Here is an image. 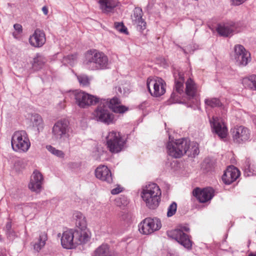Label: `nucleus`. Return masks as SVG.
Segmentation results:
<instances>
[{
	"label": "nucleus",
	"instance_id": "1",
	"mask_svg": "<svg viewBox=\"0 0 256 256\" xmlns=\"http://www.w3.org/2000/svg\"><path fill=\"white\" fill-rule=\"evenodd\" d=\"M98 104L92 113L94 118L99 122L110 124L114 122V116L110 110L111 109L115 113L123 114L128 110L124 106L120 105V100L117 97L112 98L101 99Z\"/></svg>",
	"mask_w": 256,
	"mask_h": 256
},
{
	"label": "nucleus",
	"instance_id": "2",
	"mask_svg": "<svg viewBox=\"0 0 256 256\" xmlns=\"http://www.w3.org/2000/svg\"><path fill=\"white\" fill-rule=\"evenodd\" d=\"M84 64L90 70H105L108 68V58L103 52L92 49L86 52Z\"/></svg>",
	"mask_w": 256,
	"mask_h": 256
},
{
	"label": "nucleus",
	"instance_id": "3",
	"mask_svg": "<svg viewBox=\"0 0 256 256\" xmlns=\"http://www.w3.org/2000/svg\"><path fill=\"white\" fill-rule=\"evenodd\" d=\"M161 190L157 184L150 183L142 189L141 196L146 206L150 209H155L160 200Z\"/></svg>",
	"mask_w": 256,
	"mask_h": 256
},
{
	"label": "nucleus",
	"instance_id": "4",
	"mask_svg": "<svg viewBox=\"0 0 256 256\" xmlns=\"http://www.w3.org/2000/svg\"><path fill=\"white\" fill-rule=\"evenodd\" d=\"M86 234L84 233H79L78 230L70 229L64 231L61 237L62 246L66 249L76 248L78 245L86 242Z\"/></svg>",
	"mask_w": 256,
	"mask_h": 256
},
{
	"label": "nucleus",
	"instance_id": "5",
	"mask_svg": "<svg viewBox=\"0 0 256 256\" xmlns=\"http://www.w3.org/2000/svg\"><path fill=\"white\" fill-rule=\"evenodd\" d=\"M12 147L16 152H26L30 148V142L28 134L24 130L16 132L12 136Z\"/></svg>",
	"mask_w": 256,
	"mask_h": 256
},
{
	"label": "nucleus",
	"instance_id": "6",
	"mask_svg": "<svg viewBox=\"0 0 256 256\" xmlns=\"http://www.w3.org/2000/svg\"><path fill=\"white\" fill-rule=\"evenodd\" d=\"M173 75L174 80V90L167 101L168 104L178 102L179 96L184 92V73L178 69H174Z\"/></svg>",
	"mask_w": 256,
	"mask_h": 256
},
{
	"label": "nucleus",
	"instance_id": "7",
	"mask_svg": "<svg viewBox=\"0 0 256 256\" xmlns=\"http://www.w3.org/2000/svg\"><path fill=\"white\" fill-rule=\"evenodd\" d=\"M69 124L66 120L57 121L52 128V138L58 142H62L68 139L70 136Z\"/></svg>",
	"mask_w": 256,
	"mask_h": 256
},
{
	"label": "nucleus",
	"instance_id": "8",
	"mask_svg": "<svg viewBox=\"0 0 256 256\" xmlns=\"http://www.w3.org/2000/svg\"><path fill=\"white\" fill-rule=\"evenodd\" d=\"M188 144V140L186 138L176 140L175 142H169L166 144L168 154L174 158H180L186 154Z\"/></svg>",
	"mask_w": 256,
	"mask_h": 256
},
{
	"label": "nucleus",
	"instance_id": "9",
	"mask_svg": "<svg viewBox=\"0 0 256 256\" xmlns=\"http://www.w3.org/2000/svg\"><path fill=\"white\" fill-rule=\"evenodd\" d=\"M76 104L80 108H86L90 106L95 105L100 102V98L81 90H76L72 92Z\"/></svg>",
	"mask_w": 256,
	"mask_h": 256
},
{
	"label": "nucleus",
	"instance_id": "10",
	"mask_svg": "<svg viewBox=\"0 0 256 256\" xmlns=\"http://www.w3.org/2000/svg\"><path fill=\"white\" fill-rule=\"evenodd\" d=\"M106 140L108 148L112 153L120 152L124 146V140L119 132L115 131L110 132L106 136Z\"/></svg>",
	"mask_w": 256,
	"mask_h": 256
},
{
	"label": "nucleus",
	"instance_id": "11",
	"mask_svg": "<svg viewBox=\"0 0 256 256\" xmlns=\"http://www.w3.org/2000/svg\"><path fill=\"white\" fill-rule=\"evenodd\" d=\"M190 228L187 226H182L180 229L174 230L170 232L168 236L176 240L179 244L188 250H190L192 246V242L190 236L184 232H188Z\"/></svg>",
	"mask_w": 256,
	"mask_h": 256
},
{
	"label": "nucleus",
	"instance_id": "12",
	"mask_svg": "<svg viewBox=\"0 0 256 256\" xmlns=\"http://www.w3.org/2000/svg\"><path fill=\"white\" fill-rule=\"evenodd\" d=\"M166 82L162 78H148L146 86L149 92L154 97H159L166 92Z\"/></svg>",
	"mask_w": 256,
	"mask_h": 256
},
{
	"label": "nucleus",
	"instance_id": "13",
	"mask_svg": "<svg viewBox=\"0 0 256 256\" xmlns=\"http://www.w3.org/2000/svg\"><path fill=\"white\" fill-rule=\"evenodd\" d=\"M162 227L161 222L158 218H147L138 225L139 231L144 234H150L159 230Z\"/></svg>",
	"mask_w": 256,
	"mask_h": 256
},
{
	"label": "nucleus",
	"instance_id": "14",
	"mask_svg": "<svg viewBox=\"0 0 256 256\" xmlns=\"http://www.w3.org/2000/svg\"><path fill=\"white\" fill-rule=\"evenodd\" d=\"M232 57L236 64L239 66H246L250 60V53L240 44H236L234 46V52Z\"/></svg>",
	"mask_w": 256,
	"mask_h": 256
},
{
	"label": "nucleus",
	"instance_id": "15",
	"mask_svg": "<svg viewBox=\"0 0 256 256\" xmlns=\"http://www.w3.org/2000/svg\"><path fill=\"white\" fill-rule=\"evenodd\" d=\"M231 132L233 140L236 143L244 142L250 138L249 130L242 126H234L231 130Z\"/></svg>",
	"mask_w": 256,
	"mask_h": 256
},
{
	"label": "nucleus",
	"instance_id": "16",
	"mask_svg": "<svg viewBox=\"0 0 256 256\" xmlns=\"http://www.w3.org/2000/svg\"><path fill=\"white\" fill-rule=\"evenodd\" d=\"M212 130L220 138H226L228 134V129L222 120L218 117H212L210 120Z\"/></svg>",
	"mask_w": 256,
	"mask_h": 256
},
{
	"label": "nucleus",
	"instance_id": "17",
	"mask_svg": "<svg viewBox=\"0 0 256 256\" xmlns=\"http://www.w3.org/2000/svg\"><path fill=\"white\" fill-rule=\"evenodd\" d=\"M193 194L201 203L210 200L214 196V190L212 188H206L203 189L197 188L193 191Z\"/></svg>",
	"mask_w": 256,
	"mask_h": 256
},
{
	"label": "nucleus",
	"instance_id": "18",
	"mask_svg": "<svg viewBox=\"0 0 256 256\" xmlns=\"http://www.w3.org/2000/svg\"><path fill=\"white\" fill-rule=\"evenodd\" d=\"M43 182L44 178L42 174L39 171L35 170L31 176L28 188L32 191L38 193L42 190Z\"/></svg>",
	"mask_w": 256,
	"mask_h": 256
},
{
	"label": "nucleus",
	"instance_id": "19",
	"mask_svg": "<svg viewBox=\"0 0 256 256\" xmlns=\"http://www.w3.org/2000/svg\"><path fill=\"white\" fill-rule=\"evenodd\" d=\"M46 41L45 33L42 30L39 28H36L28 38V42L30 46L36 48L43 46Z\"/></svg>",
	"mask_w": 256,
	"mask_h": 256
},
{
	"label": "nucleus",
	"instance_id": "20",
	"mask_svg": "<svg viewBox=\"0 0 256 256\" xmlns=\"http://www.w3.org/2000/svg\"><path fill=\"white\" fill-rule=\"evenodd\" d=\"M95 176L97 178L108 184H111L113 182L112 172L106 166H98L95 170Z\"/></svg>",
	"mask_w": 256,
	"mask_h": 256
},
{
	"label": "nucleus",
	"instance_id": "21",
	"mask_svg": "<svg viewBox=\"0 0 256 256\" xmlns=\"http://www.w3.org/2000/svg\"><path fill=\"white\" fill-rule=\"evenodd\" d=\"M240 176V172L234 166H230L222 176V180L226 184H230Z\"/></svg>",
	"mask_w": 256,
	"mask_h": 256
},
{
	"label": "nucleus",
	"instance_id": "22",
	"mask_svg": "<svg viewBox=\"0 0 256 256\" xmlns=\"http://www.w3.org/2000/svg\"><path fill=\"white\" fill-rule=\"evenodd\" d=\"M76 219V225L79 233H84L86 234L87 240L90 238L89 232L86 229L87 223L84 215L80 212H76L74 214Z\"/></svg>",
	"mask_w": 256,
	"mask_h": 256
},
{
	"label": "nucleus",
	"instance_id": "23",
	"mask_svg": "<svg viewBox=\"0 0 256 256\" xmlns=\"http://www.w3.org/2000/svg\"><path fill=\"white\" fill-rule=\"evenodd\" d=\"M100 8L104 13L107 14L113 10L118 3V0H99Z\"/></svg>",
	"mask_w": 256,
	"mask_h": 256
},
{
	"label": "nucleus",
	"instance_id": "24",
	"mask_svg": "<svg viewBox=\"0 0 256 256\" xmlns=\"http://www.w3.org/2000/svg\"><path fill=\"white\" fill-rule=\"evenodd\" d=\"M234 29V25L222 24H218L216 28V31L220 36L228 37L232 34Z\"/></svg>",
	"mask_w": 256,
	"mask_h": 256
},
{
	"label": "nucleus",
	"instance_id": "25",
	"mask_svg": "<svg viewBox=\"0 0 256 256\" xmlns=\"http://www.w3.org/2000/svg\"><path fill=\"white\" fill-rule=\"evenodd\" d=\"M186 94L190 98H194L197 92V86L194 81L189 78L186 82Z\"/></svg>",
	"mask_w": 256,
	"mask_h": 256
},
{
	"label": "nucleus",
	"instance_id": "26",
	"mask_svg": "<svg viewBox=\"0 0 256 256\" xmlns=\"http://www.w3.org/2000/svg\"><path fill=\"white\" fill-rule=\"evenodd\" d=\"M94 256H115L114 252L111 251L107 244H102L94 252Z\"/></svg>",
	"mask_w": 256,
	"mask_h": 256
},
{
	"label": "nucleus",
	"instance_id": "27",
	"mask_svg": "<svg viewBox=\"0 0 256 256\" xmlns=\"http://www.w3.org/2000/svg\"><path fill=\"white\" fill-rule=\"evenodd\" d=\"M48 240L47 233L46 232H41L39 234L38 241L34 244V250L38 252L46 244Z\"/></svg>",
	"mask_w": 256,
	"mask_h": 256
},
{
	"label": "nucleus",
	"instance_id": "28",
	"mask_svg": "<svg viewBox=\"0 0 256 256\" xmlns=\"http://www.w3.org/2000/svg\"><path fill=\"white\" fill-rule=\"evenodd\" d=\"M206 108H224V104L218 98H208L204 100Z\"/></svg>",
	"mask_w": 256,
	"mask_h": 256
},
{
	"label": "nucleus",
	"instance_id": "29",
	"mask_svg": "<svg viewBox=\"0 0 256 256\" xmlns=\"http://www.w3.org/2000/svg\"><path fill=\"white\" fill-rule=\"evenodd\" d=\"M46 58L42 55L37 54L34 58L32 63V68L34 70H38L41 69L46 62Z\"/></svg>",
	"mask_w": 256,
	"mask_h": 256
},
{
	"label": "nucleus",
	"instance_id": "30",
	"mask_svg": "<svg viewBox=\"0 0 256 256\" xmlns=\"http://www.w3.org/2000/svg\"><path fill=\"white\" fill-rule=\"evenodd\" d=\"M242 83L245 87L256 90V75L252 74L244 78Z\"/></svg>",
	"mask_w": 256,
	"mask_h": 256
},
{
	"label": "nucleus",
	"instance_id": "31",
	"mask_svg": "<svg viewBox=\"0 0 256 256\" xmlns=\"http://www.w3.org/2000/svg\"><path fill=\"white\" fill-rule=\"evenodd\" d=\"M188 150H186V154L191 157L194 158L198 156L200 152L198 144L194 142H190L188 140Z\"/></svg>",
	"mask_w": 256,
	"mask_h": 256
},
{
	"label": "nucleus",
	"instance_id": "32",
	"mask_svg": "<svg viewBox=\"0 0 256 256\" xmlns=\"http://www.w3.org/2000/svg\"><path fill=\"white\" fill-rule=\"evenodd\" d=\"M33 126L37 128L38 130L40 132L44 128V122L42 118L38 114H34L31 118Z\"/></svg>",
	"mask_w": 256,
	"mask_h": 256
},
{
	"label": "nucleus",
	"instance_id": "33",
	"mask_svg": "<svg viewBox=\"0 0 256 256\" xmlns=\"http://www.w3.org/2000/svg\"><path fill=\"white\" fill-rule=\"evenodd\" d=\"M46 148L52 154L58 158H64V154L62 151L57 150L50 145L46 146Z\"/></svg>",
	"mask_w": 256,
	"mask_h": 256
},
{
	"label": "nucleus",
	"instance_id": "34",
	"mask_svg": "<svg viewBox=\"0 0 256 256\" xmlns=\"http://www.w3.org/2000/svg\"><path fill=\"white\" fill-rule=\"evenodd\" d=\"M142 9L140 8H136L134 10L133 15L132 16V22L142 18Z\"/></svg>",
	"mask_w": 256,
	"mask_h": 256
},
{
	"label": "nucleus",
	"instance_id": "35",
	"mask_svg": "<svg viewBox=\"0 0 256 256\" xmlns=\"http://www.w3.org/2000/svg\"><path fill=\"white\" fill-rule=\"evenodd\" d=\"M26 214L28 215L32 213H36L37 212V204L36 203H30L26 205Z\"/></svg>",
	"mask_w": 256,
	"mask_h": 256
},
{
	"label": "nucleus",
	"instance_id": "36",
	"mask_svg": "<svg viewBox=\"0 0 256 256\" xmlns=\"http://www.w3.org/2000/svg\"><path fill=\"white\" fill-rule=\"evenodd\" d=\"M78 80L80 85L88 86L90 84V80L86 74H80L77 76Z\"/></svg>",
	"mask_w": 256,
	"mask_h": 256
},
{
	"label": "nucleus",
	"instance_id": "37",
	"mask_svg": "<svg viewBox=\"0 0 256 256\" xmlns=\"http://www.w3.org/2000/svg\"><path fill=\"white\" fill-rule=\"evenodd\" d=\"M177 210V204L176 202H172L168 207L167 216L171 217L176 212Z\"/></svg>",
	"mask_w": 256,
	"mask_h": 256
},
{
	"label": "nucleus",
	"instance_id": "38",
	"mask_svg": "<svg viewBox=\"0 0 256 256\" xmlns=\"http://www.w3.org/2000/svg\"><path fill=\"white\" fill-rule=\"evenodd\" d=\"M133 24L136 26L137 28L140 30H142L146 28V22L142 18L133 22Z\"/></svg>",
	"mask_w": 256,
	"mask_h": 256
},
{
	"label": "nucleus",
	"instance_id": "39",
	"mask_svg": "<svg viewBox=\"0 0 256 256\" xmlns=\"http://www.w3.org/2000/svg\"><path fill=\"white\" fill-rule=\"evenodd\" d=\"M114 27L116 29L118 32H122L128 34L127 28L124 25L122 22H115L114 23Z\"/></svg>",
	"mask_w": 256,
	"mask_h": 256
},
{
	"label": "nucleus",
	"instance_id": "40",
	"mask_svg": "<svg viewBox=\"0 0 256 256\" xmlns=\"http://www.w3.org/2000/svg\"><path fill=\"white\" fill-rule=\"evenodd\" d=\"M66 60L70 64L72 65L74 64V62L76 61L77 59V54H73L71 55H68L66 58Z\"/></svg>",
	"mask_w": 256,
	"mask_h": 256
},
{
	"label": "nucleus",
	"instance_id": "41",
	"mask_svg": "<svg viewBox=\"0 0 256 256\" xmlns=\"http://www.w3.org/2000/svg\"><path fill=\"white\" fill-rule=\"evenodd\" d=\"M6 234L7 235L8 238H9L10 240H13L16 236V234L15 232L12 230L9 232H6Z\"/></svg>",
	"mask_w": 256,
	"mask_h": 256
},
{
	"label": "nucleus",
	"instance_id": "42",
	"mask_svg": "<svg viewBox=\"0 0 256 256\" xmlns=\"http://www.w3.org/2000/svg\"><path fill=\"white\" fill-rule=\"evenodd\" d=\"M14 30L18 32V33L20 34L22 32V26L18 24H16L14 25Z\"/></svg>",
	"mask_w": 256,
	"mask_h": 256
},
{
	"label": "nucleus",
	"instance_id": "43",
	"mask_svg": "<svg viewBox=\"0 0 256 256\" xmlns=\"http://www.w3.org/2000/svg\"><path fill=\"white\" fill-rule=\"evenodd\" d=\"M148 106V103L146 101H144L138 105V108L142 110H144Z\"/></svg>",
	"mask_w": 256,
	"mask_h": 256
},
{
	"label": "nucleus",
	"instance_id": "44",
	"mask_svg": "<svg viewBox=\"0 0 256 256\" xmlns=\"http://www.w3.org/2000/svg\"><path fill=\"white\" fill-rule=\"evenodd\" d=\"M246 0H231L232 4L234 6H239L244 2H245Z\"/></svg>",
	"mask_w": 256,
	"mask_h": 256
},
{
	"label": "nucleus",
	"instance_id": "45",
	"mask_svg": "<svg viewBox=\"0 0 256 256\" xmlns=\"http://www.w3.org/2000/svg\"><path fill=\"white\" fill-rule=\"evenodd\" d=\"M122 192L120 188H115L112 190L111 193L112 194H116Z\"/></svg>",
	"mask_w": 256,
	"mask_h": 256
},
{
	"label": "nucleus",
	"instance_id": "46",
	"mask_svg": "<svg viewBox=\"0 0 256 256\" xmlns=\"http://www.w3.org/2000/svg\"><path fill=\"white\" fill-rule=\"evenodd\" d=\"M6 232H9L10 230H12V223L10 222H6Z\"/></svg>",
	"mask_w": 256,
	"mask_h": 256
},
{
	"label": "nucleus",
	"instance_id": "47",
	"mask_svg": "<svg viewBox=\"0 0 256 256\" xmlns=\"http://www.w3.org/2000/svg\"><path fill=\"white\" fill-rule=\"evenodd\" d=\"M116 92L117 94H124V92H122V89L120 86L116 87Z\"/></svg>",
	"mask_w": 256,
	"mask_h": 256
},
{
	"label": "nucleus",
	"instance_id": "48",
	"mask_svg": "<svg viewBox=\"0 0 256 256\" xmlns=\"http://www.w3.org/2000/svg\"><path fill=\"white\" fill-rule=\"evenodd\" d=\"M42 11L45 15H47L48 14V8L46 6H44L42 8Z\"/></svg>",
	"mask_w": 256,
	"mask_h": 256
},
{
	"label": "nucleus",
	"instance_id": "49",
	"mask_svg": "<svg viewBox=\"0 0 256 256\" xmlns=\"http://www.w3.org/2000/svg\"><path fill=\"white\" fill-rule=\"evenodd\" d=\"M248 168L249 170V172H250V174H248V176H250V175L253 174H254L253 172H250V165L248 166Z\"/></svg>",
	"mask_w": 256,
	"mask_h": 256
},
{
	"label": "nucleus",
	"instance_id": "50",
	"mask_svg": "<svg viewBox=\"0 0 256 256\" xmlns=\"http://www.w3.org/2000/svg\"><path fill=\"white\" fill-rule=\"evenodd\" d=\"M248 256H256V254H250Z\"/></svg>",
	"mask_w": 256,
	"mask_h": 256
},
{
	"label": "nucleus",
	"instance_id": "51",
	"mask_svg": "<svg viewBox=\"0 0 256 256\" xmlns=\"http://www.w3.org/2000/svg\"><path fill=\"white\" fill-rule=\"evenodd\" d=\"M12 36H14V38H16V34H15L14 32V33L12 34Z\"/></svg>",
	"mask_w": 256,
	"mask_h": 256
},
{
	"label": "nucleus",
	"instance_id": "52",
	"mask_svg": "<svg viewBox=\"0 0 256 256\" xmlns=\"http://www.w3.org/2000/svg\"><path fill=\"white\" fill-rule=\"evenodd\" d=\"M2 68L0 67V74H2Z\"/></svg>",
	"mask_w": 256,
	"mask_h": 256
}]
</instances>
